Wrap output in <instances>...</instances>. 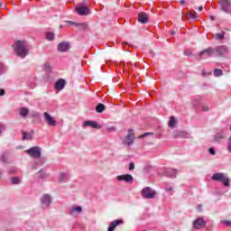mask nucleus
I'll return each mask as SVG.
<instances>
[{"mask_svg":"<svg viewBox=\"0 0 231 231\" xmlns=\"http://www.w3.org/2000/svg\"><path fill=\"white\" fill-rule=\"evenodd\" d=\"M13 50L20 59H24L28 55V48H26V42L23 41H16L13 45Z\"/></svg>","mask_w":231,"mask_h":231,"instance_id":"1","label":"nucleus"},{"mask_svg":"<svg viewBox=\"0 0 231 231\" xmlns=\"http://www.w3.org/2000/svg\"><path fill=\"white\" fill-rule=\"evenodd\" d=\"M42 157V148L41 146H33L30 148V158L32 160H37L38 165H42L41 158Z\"/></svg>","mask_w":231,"mask_h":231,"instance_id":"2","label":"nucleus"},{"mask_svg":"<svg viewBox=\"0 0 231 231\" xmlns=\"http://www.w3.org/2000/svg\"><path fill=\"white\" fill-rule=\"evenodd\" d=\"M211 180L213 181L223 182L224 187H230V179L225 175V173L217 172L212 175Z\"/></svg>","mask_w":231,"mask_h":231,"instance_id":"3","label":"nucleus"},{"mask_svg":"<svg viewBox=\"0 0 231 231\" xmlns=\"http://www.w3.org/2000/svg\"><path fill=\"white\" fill-rule=\"evenodd\" d=\"M142 198L144 199H154L156 198V190L150 187H145L141 191Z\"/></svg>","mask_w":231,"mask_h":231,"instance_id":"4","label":"nucleus"},{"mask_svg":"<svg viewBox=\"0 0 231 231\" xmlns=\"http://www.w3.org/2000/svg\"><path fill=\"white\" fill-rule=\"evenodd\" d=\"M124 145L129 147L134 143V130L129 129L127 135L123 139Z\"/></svg>","mask_w":231,"mask_h":231,"instance_id":"5","label":"nucleus"},{"mask_svg":"<svg viewBox=\"0 0 231 231\" xmlns=\"http://www.w3.org/2000/svg\"><path fill=\"white\" fill-rule=\"evenodd\" d=\"M41 203H42V208H50L51 203H53V200L51 199V195L50 194L42 195L41 199Z\"/></svg>","mask_w":231,"mask_h":231,"instance_id":"6","label":"nucleus"},{"mask_svg":"<svg viewBox=\"0 0 231 231\" xmlns=\"http://www.w3.org/2000/svg\"><path fill=\"white\" fill-rule=\"evenodd\" d=\"M222 12H225V14H230L231 15V1L230 0H219L218 1Z\"/></svg>","mask_w":231,"mask_h":231,"instance_id":"7","label":"nucleus"},{"mask_svg":"<svg viewBox=\"0 0 231 231\" xmlns=\"http://www.w3.org/2000/svg\"><path fill=\"white\" fill-rule=\"evenodd\" d=\"M215 54L218 57H225L228 53V48L225 45L213 48Z\"/></svg>","mask_w":231,"mask_h":231,"instance_id":"8","label":"nucleus"},{"mask_svg":"<svg viewBox=\"0 0 231 231\" xmlns=\"http://www.w3.org/2000/svg\"><path fill=\"white\" fill-rule=\"evenodd\" d=\"M204 226H207V222L203 217H199L193 221V228H195V230H201Z\"/></svg>","mask_w":231,"mask_h":231,"instance_id":"9","label":"nucleus"},{"mask_svg":"<svg viewBox=\"0 0 231 231\" xmlns=\"http://www.w3.org/2000/svg\"><path fill=\"white\" fill-rule=\"evenodd\" d=\"M43 116L44 121L46 122V124H48V125H50L51 127H55V125H57V121L54 120L51 115H50L48 112H44Z\"/></svg>","mask_w":231,"mask_h":231,"instance_id":"10","label":"nucleus"},{"mask_svg":"<svg viewBox=\"0 0 231 231\" xmlns=\"http://www.w3.org/2000/svg\"><path fill=\"white\" fill-rule=\"evenodd\" d=\"M199 55L200 59H208V57H212V55H215L214 48H208L200 51Z\"/></svg>","mask_w":231,"mask_h":231,"instance_id":"11","label":"nucleus"},{"mask_svg":"<svg viewBox=\"0 0 231 231\" xmlns=\"http://www.w3.org/2000/svg\"><path fill=\"white\" fill-rule=\"evenodd\" d=\"M116 178L118 181H125V183H133L134 181L131 174L118 175Z\"/></svg>","mask_w":231,"mask_h":231,"instance_id":"12","label":"nucleus"},{"mask_svg":"<svg viewBox=\"0 0 231 231\" xmlns=\"http://www.w3.org/2000/svg\"><path fill=\"white\" fill-rule=\"evenodd\" d=\"M83 127H92V129H102V125H98V123L95 121H85L83 124Z\"/></svg>","mask_w":231,"mask_h":231,"instance_id":"13","label":"nucleus"},{"mask_svg":"<svg viewBox=\"0 0 231 231\" xmlns=\"http://www.w3.org/2000/svg\"><path fill=\"white\" fill-rule=\"evenodd\" d=\"M76 12L79 15H89V8L88 6H78L76 7Z\"/></svg>","mask_w":231,"mask_h":231,"instance_id":"14","label":"nucleus"},{"mask_svg":"<svg viewBox=\"0 0 231 231\" xmlns=\"http://www.w3.org/2000/svg\"><path fill=\"white\" fill-rule=\"evenodd\" d=\"M138 21L142 24H147L149 23V14L145 13H139L138 14Z\"/></svg>","mask_w":231,"mask_h":231,"instance_id":"15","label":"nucleus"},{"mask_svg":"<svg viewBox=\"0 0 231 231\" xmlns=\"http://www.w3.org/2000/svg\"><path fill=\"white\" fill-rule=\"evenodd\" d=\"M66 87V80L60 79L54 85V89L58 91H62V89Z\"/></svg>","mask_w":231,"mask_h":231,"instance_id":"16","label":"nucleus"},{"mask_svg":"<svg viewBox=\"0 0 231 231\" xmlns=\"http://www.w3.org/2000/svg\"><path fill=\"white\" fill-rule=\"evenodd\" d=\"M124 223V220L122 219H117L110 223L107 231H115V228L118 226V225H122Z\"/></svg>","mask_w":231,"mask_h":231,"instance_id":"17","label":"nucleus"},{"mask_svg":"<svg viewBox=\"0 0 231 231\" xmlns=\"http://www.w3.org/2000/svg\"><path fill=\"white\" fill-rule=\"evenodd\" d=\"M68 50H69V42H62L60 44H58V51L64 52L68 51Z\"/></svg>","mask_w":231,"mask_h":231,"instance_id":"18","label":"nucleus"},{"mask_svg":"<svg viewBox=\"0 0 231 231\" xmlns=\"http://www.w3.org/2000/svg\"><path fill=\"white\" fill-rule=\"evenodd\" d=\"M165 174L166 176H169V178H176V174H178V170L167 168L165 169Z\"/></svg>","mask_w":231,"mask_h":231,"instance_id":"19","label":"nucleus"},{"mask_svg":"<svg viewBox=\"0 0 231 231\" xmlns=\"http://www.w3.org/2000/svg\"><path fill=\"white\" fill-rule=\"evenodd\" d=\"M8 156H10V153H8V152H3L0 154V162H2V163H10Z\"/></svg>","mask_w":231,"mask_h":231,"instance_id":"20","label":"nucleus"},{"mask_svg":"<svg viewBox=\"0 0 231 231\" xmlns=\"http://www.w3.org/2000/svg\"><path fill=\"white\" fill-rule=\"evenodd\" d=\"M69 180V174L68 173H60L58 179L60 183H66Z\"/></svg>","mask_w":231,"mask_h":231,"instance_id":"21","label":"nucleus"},{"mask_svg":"<svg viewBox=\"0 0 231 231\" xmlns=\"http://www.w3.org/2000/svg\"><path fill=\"white\" fill-rule=\"evenodd\" d=\"M19 113H20V116H22V118H26V116H28V113H30V111L26 107H21L19 109Z\"/></svg>","mask_w":231,"mask_h":231,"instance_id":"22","label":"nucleus"},{"mask_svg":"<svg viewBox=\"0 0 231 231\" xmlns=\"http://www.w3.org/2000/svg\"><path fill=\"white\" fill-rule=\"evenodd\" d=\"M48 173H45L44 171H42V170H40L37 173H36V178L38 180H43V178H48Z\"/></svg>","mask_w":231,"mask_h":231,"instance_id":"23","label":"nucleus"},{"mask_svg":"<svg viewBox=\"0 0 231 231\" xmlns=\"http://www.w3.org/2000/svg\"><path fill=\"white\" fill-rule=\"evenodd\" d=\"M177 138H189V133L186 131L178 132L175 135Z\"/></svg>","mask_w":231,"mask_h":231,"instance_id":"24","label":"nucleus"},{"mask_svg":"<svg viewBox=\"0 0 231 231\" xmlns=\"http://www.w3.org/2000/svg\"><path fill=\"white\" fill-rule=\"evenodd\" d=\"M97 113H104L106 111V105L99 103L96 107Z\"/></svg>","mask_w":231,"mask_h":231,"instance_id":"25","label":"nucleus"},{"mask_svg":"<svg viewBox=\"0 0 231 231\" xmlns=\"http://www.w3.org/2000/svg\"><path fill=\"white\" fill-rule=\"evenodd\" d=\"M31 118H33L32 122H39V120L41 119V116L37 112H32Z\"/></svg>","mask_w":231,"mask_h":231,"instance_id":"26","label":"nucleus"},{"mask_svg":"<svg viewBox=\"0 0 231 231\" xmlns=\"http://www.w3.org/2000/svg\"><path fill=\"white\" fill-rule=\"evenodd\" d=\"M75 212H77V214H80L82 212V207L79 206V207H74L70 209V214L73 215L75 214Z\"/></svg>","mask_w":231,"mask_h":231,"instance_id":"27","label":"nucleus"},{"mask_svg":"<svg viewBox=\"0 0 231 231\" xmlns=\"http://www.w3.org/2000/svg\"><path fill=\"white\" fill-rule=\"evenodd\" d=\"M43 71H45V73H51V65L49 62L44 63Z\"/></svg>","mask_w":231,"mask_h":231,"instance_id":"28","label":"nucleus"},{"mask_svg":"<svg viewBox=\"0 0 231 231\" xmlns=\"http://www.w3.org/2000/svg\"><path fill=\"white\" fill-rule=\"evenodd\" d=\"M177 123H178V120H176V117H174V116L170 117L169 125H170L171 129H173L174 125H176Z\"/></svg>","mask_w":231,"mask_h":231,"instance_id":"29","label":"nucleus"},{"mask_svg":"<svg viewBox=\"0 0 231 231\" xmlns=\"http://www.w3.org/2000/svg\"><path fill=\"white\" fill-rule=\"evenodd\" d=\"M11 183L13 185H19V183H21V179L19 177H12Z\"/></svg>","mask_w":231,"mask_h":231,"instance_id":"30","label":"nucleus"},{"mask_svg":"<svg viewBox=\"0 0 231 231\" xmlns=\"http://www.w3.org/2000/svg\"><path fill=\"white\" fill-rule=\"evenodd\" d=\"M225 33H226L225 32H222V33H219V32L216 33L215 34L216 41H221L225 39Z\"/></svg>","mask_w":231,"mask_h":231,"instance_id":"31","label":"nucleus"},{"mask_svg":"<svg viewBox=\"0 0 231 231\" xmlns=\"http://www.w3.org/2000/svg\"><path fill=\"white\" fill-rule=\"evenodd\" d=\"M67 23L69 24H71V26H78V27H80V28H86V24L85 23H77L71 22V21H69Z\"/></svg>","mask_w":231,"mask_h":231,"instance_id":"32","label":"nucleus"},{"mask_svg":"<svg viewBox=\"0 0 231 231\" xmlns=\"http://www.w3.org/2000/svg\"><path fill=\"white\" fill-rule=\"evenodd\" d=\"M186 17H190L191 19H198V17H199V15H198V13H196V11H193V14L188 13L186 14Z\"/></svg>","mask_w":231,"mask_h":231,"instance_id":"33","label":"nucleus"},{"mask_svg":"<svg viewBox=\"0 0 231 231\" xmlns=\"http://www.w3.org/2000/svg\"><path fill=\"white\" fill-rule=\"evenodd\" d=\"M223 138H225V134H223L217 133L215 135L216 142H220V140H223Z\"/></svg>","mask_w":231,"mask_h":231,"instance_id":"34","label":"nucleus"},{"mask_svg":"<svg viewBox=\"0 0 231 231\" xmlns=\"http://www.w3.org/2000/svg\"><path fill=\"white\" fill-rule=\"evenodd\" d=\"M46 39L47 41H53V39H55V34L53 32H47Z\"/></svg>","mask_w":231,"mask_h":231,"instance_id":"35","label":"nucleus"},{"mask_svg":"<svg viewBox=\"0 0 231 231\" xmlns=\"http://www.w3.org/2000/svg\"><path fill=\"white\" fill-rule=\"evenodd\" d=\"M213 73L215 77H221V75H223V70L219 69H215Z\"/></svg>","mask_w":231,"mask_h":231,"instance_id":"36","label":"nucleus"},{"mask_svg":"<svg viewBox=\"0 0 231 231\" xmlns=\"http://www.w3.org/2000/svg\"><path fill=\"white\" fill-rule=\"evenodd\" d=\"M8 172H9L10 174H17V168H15V167H11V168L8 169Z\"/></svg>","mask_w":231,"mask_h":231,"instance_id":"37","label":"nucleus"},{"mask_svg":"<svg viewBox=\"0 0 231 231\" xmlns=\"http://www.w3.org/2000/svg\"><path fill=\"white\" fill-rule=\"evenodd\" d=\"M115 131H116V128L115 126H110L106 128L107 133H113Z\"/></svg>","mask_w":231,"mask_h":231,"instance_id":"38","label":"nucleus"},{"mask_svg":"<svg viewBox=\"0 0 231 231\" xmlns=\"http://www.w3.org/2000/svg\"><path fill=\"white\" fill-rule=\"evenodd\" d=\"M212 72H207L205 69L201 71L202 77H208V75H211Z\"/></svg>","mask_w":231,"mask_h":231,"instance_id":"39","label":"nucleus"},{"mask_svg":"<svg viewBox=\"0 0 231 231\" xmlns=\"http://www.w3.org/2000/svg\"><path fill=\"white\" fill-rule=\"evenodd\" d=\"M28 138H30V134L23 132L22 140H28Z\"/></svg>","mask_w":231,"mask_h":231,"instance_id":"40","label":"nucleus"},{"mask_svg":"<svg viewBox=\"0 0 231 231\" xmlns=\"http://www.w3.org/2000/svg\"><path fill=\"white\" fill-rule=\"evenodd\" d=\"M152 133H144L143 135H140L139 138H145V136H152Z\"/></svg>","mask_w":231,"mask_h":231,"instance_id":"41","label":"nucleus"},{"mask_svg":"<svg viewBox=\"0 0 231 231\" xmlns=\"http://www.w3.org/2000/svg\"><path fill=\"white\" fill-rule=\"evenodd\" d=\"M184 55H186V57H190V55H192V51H184Z\"/></svg>","mask_w":231,"mask_h":231,"instance_id":"42","label":"nucleus"},{"mask_svg":"<svg viewBox=\"0 0 231 231\" xmlns=\"http://www.w3.org/2000/svg\"><path fill=\"white\" fill-rule=\"evenodd\" d=\"M193 106H194V107L199 106V99L193 100Z\"/></svg>","mask_w":231,"mask_h":231,"instance_id":"43","label":"nucleus"},{"mask_svg":"<svg viewBox=\"0 0 231 231\" xmlns=\"http://www.w3.org/2000/svg\"><path fill=\"white\" fill-rule=\"evenodd\" d=\"M208 152H209V154H212L213 156L216 154V150H214V148H209Z\"/></svg>","mask_w":231,"mask_h":231,"instance_id":"44","label":"nucleus"},{"mask_svg":"<svg viewBox=\"0 0 231 231\" xmlns=\"http://www.w3.org/2000/svg\"><path fill=\"white\" fill-rule=\"evenodd\" d=\"M129 171H134V164L133 162L129 164Z\"/></svg>","mask_w":231,"mask_h":231,"instance_id":"45","label":"nucleus"},{"mask_svg":"<svg viewBox=\"0 0 231 231\" xmlns=\"http://www.w3.org/2000/svg\"><path fill=\"white\" fill-rule=\"evenodd\" d=\"M5 125L0 124V134L3 133V131H5Z\"/></svg>","mask_w":231,"mask_h":231,"instance_id":"46","label":"nucleus"},{"mask_svg":"<svg viewBox=\"0 0 231 231\" xmlns=\"http://www.w3.org/2000/svg\"><path fill=\"white\" fill-rule=\"evenodd\" d=\"M224 224L226 225V226H231V221L230 220L224 221Z\"/></svg>","mask_w":231,"mask_h":231,"instance_id":"47","label":"nucleus"},{"mask_svg":"<svg viewBox=\"0 0 231 231\" xmlns=\"http://www.w3.org/2000/svg\"><path fill=\"white\" fill-rule=\"evenodd\" d=\"M0 97H5V89H0Z\"/></svg>","mask_w":231,"mask_h":231,"instance_id":"48","label":"nucleus"},{"mask_svg":"<svg viewBox=\"0 0 231 231\" xmlns=\"http://www.w3.org/2000/svg\"><path fill=\"white\" fill-rule=\"evenodd\" d=\"M166 192H172V187H167Z\"/></svg>","mask_w":231,"mask_h":231,"instance_id":"49","label":"nucleus"},{"mask_svg":"<svg viewBox=\"0 0 231 231\" xmlns=\"http://www.w3.org/2000/svg\"><path fill=\"white\" fill-rule=\"evenodd\" d=\"M202 111H208V106H202Z\"/></svg>","mask_w":231,"mask_h":231,"instance_id":"50","label":"nucleus"},{"mask_svg":"<svg viewBox=\"0 0 231 231\" xmlns=\"http://www.w3.org/2000/svg\"><path fill=\"white\" fill-rule=\"evenodd\" d=\"M3 73V63H0V75Z\"/></svg>","mask_w":231,"mask_h":231,"instance_id":"51","label":"nucleus"},{"mask_svg":"<svg viewBox=\"0 0 231 231\" xmlns=\"http://www.w3.org/2000/svg\"><path fill=\"white\" fill-rule=\"evenodd\" d=\"M149 53H150L151 57H154V52L152 51H150Z\"/></svg>","mask_w":231,"mask_h":231,"instance_id":"52","label":"nucleus"},{"mask_svg":"<svg viewBox=\"0 0 231 231\" xmlns=\"http://www.w3.org/2000/svg\"><path fill=\"white\" fill-rule=\"evenodd\" d=\"M199 12H203V6L202 5L199 7Z\"/></svg>","mask_w":231,"mask_h":231,"instance_id":"53","label":"nucleus"},{"mask_svg":"<svg viewBox=\"0 0 231 231\" xmlns=\"http://www.w3.org/2000/svg\"><path fill=\"white\" fill-rule=\"evenodd\" d=\"M180 5H185V0H180Z\"/></svg>","mask_w":231,"mask_h":231,"instance_id":"54","label":"nucleus"},{"mask_svg":"<svg viewBox=\"0 0 231 231\" xmlns=\"http://www.w3.org/2000/svg\"><path fill=\"white\" fill-rule=\"evenodd\" d=\"M211 21H216V16H210Z\"/></svg>","mask_w":231,"mask_h":231,"instance_id":"55","label":"nucleus"},{"mask_svg":"<svg viewBox=\"0 0 231 231\" xmlns=\"http://www.w3.org/2000/svg\"><path fill=\"white\" fill-rule=\"evenodd\" d=\"M171 35H176V32L171 31Z\"/></svg>","mask_w":231,"mask_h":231,"instance_id":"56","label":"nucleus"},{"mask_svg":"<svg viewBox=\"0 0 231 231\" xmlns=\"http://www.w3.org/2000/svg\"><path fill=\"white\" fill-rule=\"evenodd\" d=\"M1 176H3V170H0V180H1Z\"/></svg>","mask_w":231,"mask_h":231,"instance_id":"57","label":"nucleus"},{"mask_svg":"<svg viewBox=\"0 0 231 231\" xmlns=\"http://www.w3.org/2000/svg\"><path fill=\"white\" fill-rule=\"evenodd\" d=\"M17 149H24L23 146H17Z\"/></svg>","mask_w":231,"mask_h":231,"instance_id":"58","label":"nucleus"},{"mask_svg":"<svg viewBox=\"0 0 231 231\" xmlns=\"http://www.w3.org/2000/svg\"><path fill=\"white\" fill-rule=\"evenodd\" d=\"M198 208L199 211H201V205H199Z\"/></svg>","mask_w":231,"mask_h":231,"instance_id":"59","label":"nucleus"},{"mask_svg":"<svg viewBox=\"0 0 231 231\" xmlns=\"http://www.w3.org/2000/svg\"><path fill=\"white\" fill-rule=\"evenodd\" d=\"M25 152H26L27 154H30V150H26Z\"/></svg>","mask_w":231,"mask_h":231,"instance_id":"60","label":"nucleus"},{"mask_svg":"<svg viewBox=\"0 0 231 231\" xmlns=\"http://www.w3.org/2000/svg\"><path fill=\"white\" fill-rule=\"evenodd\" d=\"M33 134V130L31 131V134Z\"/></svg>","mask_w":231,"mask_h":231,"instance_id":"61","label":"nucleus"},{"mask_svg":"<svg viewBox=\"0 0 231 231\" xmlns=\"http://www.w3.org/2000/svg\"><path fill=\"white\" fill-rule=\"evenodd\" d=\"M60 28H63V25H60Z\"/></svg>","mask_w":231,"mask_h":231,"instance_id":"62","label":"nucleus"}]
</instances>
